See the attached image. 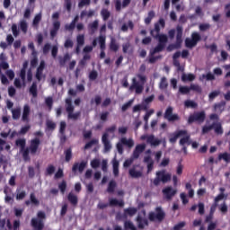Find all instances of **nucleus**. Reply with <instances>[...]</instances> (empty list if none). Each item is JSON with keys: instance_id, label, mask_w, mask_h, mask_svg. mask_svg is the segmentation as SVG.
Returning a JSON list of instances; mask_svg holds the SVG:
<instances>
[{"instance_id": "1", "label": "nucleus", "mask_w": 230, "mask_h": 230, "mask_svg": "<svg viewBox=\"0 0 230 230\" xmlns=\"http://www.w3.org/2000/svg\"><path fill=\"white\" fill-rule=\"evenodd\" d=\"M164 29L165 27V21L163 18H160L157 22L155 23V28L150 31V34L155 40H158V45L151 50V55H155L156 53L162 52L165 44L168 41V38L165 34H160L161 28Z\"/></svg>"}, {"instance_id": "2", "label": "nucleus", "mask_w": 230, "mask_h": 230, "mask_svg": "<svg viewBox=\"0 0 230 230\" xmlns=\"http://www.w3.org/2000/svg\"><path fill=\"white\" fill-rule=\"evenodd\" d=\"M165 218V212L163 211L161 207H156L154 212H148V218L146 219L141 216H137V224L138 229H143V227L148 226V222H163Z\"/></svg>"}, {"instance_id": "3", "label": "nucleus", "mask_w": 230, "mask_h": 230, "mask_svg": "<svg viewBox=\"0 0 230 230\" xmlns=\"http://www.w3.org/2000/svg\"><path fill=\"white\" fill-rule=\"evenodd\" d=\"M35 137L30 141V154L31 155H37V154H40V139L44 137V133L42 131H36L33 133Z\"/></svg>"}, {"instance_id": "4", "label": "nucleus", "mask_w": 230, "mask_h": 230, "mask_svg": "<svg viewBox=\"0 0 230 230\" xmlns=\"http://www.w3.org/2000/svg\"><path fill=\"white\" fill-rule=\"evenodd\" d=\"M65 108L67 113V119L72 120H77L81 117V111L75 112V105H73V99L67 97L65 99Z\"/></svg>"}, {"instance_id": "5", "label": "nucleus", "mask_w": 230, "mask_h": 230, "mask_svg": "<svg viewBox=\"0 0 230 230\" xmlns=\"http://www.w3.org/2000/svg\"><path fill=\"white\" fill-rule=\"evenodd\" d=\"M44 219H47V215L42 211L37 212V217H32L30 220V226H32V230H43Z\"/></svg>"}, {"instance_id": "6", "label": "nucleus", "mask_w": 230, "mask_h": 230, "mask_svg": "<svg viewBox=\"0 0 230 230\" xmlns=\"http://www.w3.org/2000/svg\"><path fill=\"white\" fill-rule=\"evenodd\" d=\"M15 146L20 148V154L23 161L30 159V146L26 147V140L24 138H18L15 141Z\"/></svg>"}, {"instance_id": "7", "label": "nucleus", "mask_w": 230, "mask_h": 230, "mask_svg": "<svg viewBox=\"0 0 230 230\" xmlns=\"http://www.w3.org/2000/svg\"><path fill=\"white\" fill-rule=\"evenodd\" d=\"M137 77L139 78V80L142 82V84H140L137 79L134 77L132 79V84L129 87L130 91L135 90L137 94H140L142 93L143 90H144V83L146 81V78L145 75H137Z\"/></svg>"}, {"instance_id": "8", "label": "nucleus", "mask_w": 230, "mask_h": 230, "mask_svg": "<svg viewBox=\"0 0 230 230\" xmlns=\"http://www.w3.org/2000/svg\"><path fill=\"white\" fill-rule=\"evenodd\" d=\"M176 31H177V35H176V42L175 44H170L168 47H167V50L168 51H172L175 49H179L181 48V43H182V32H183V29L181 26L178 25L176 27Z\"/></svg>"}, {"instance_id": "9", "label": "nucleus", "mask_w": 230, "mask_h": 230, "mask_svg": "<svg viewBox=\"0 0 230 230\" xmlns=\"http://www.w3.org/2000/svg\"><path fill=\"white\" fill-rule=\"evenodd\" d=\"M206 119V112L202 111H195L194 113L190 114L188 119V123L192 124L193 122H197L201 124Z\"/></svg>"}, {"instance_id": "10", "label": "nucleus", "mask_w": 230, "mask_h": 230, "mask_svg": "<svg viewBox=\"0 0 230 230\" xmlns=\"http://www.w3.org/2000/svg\"><path fill=\"white\" fill-rule=\"evenodd\" d=\"M114 208V207H119V208H123V199H109V203H102L99 202L98 205H96V208L103 210L106 208Z\"/></svg>"}, {"instance_id": "11", "label": "nucleus", "mask_w": 230, "mask_h": 230, "mask_svg": "<svg viewBox=\"0 0 230 230\" xmlns=\"http://www.w3.org/2000/svg\"><path fill=\"white\" fill-rule=\"evenodd\" d=\"M90 164H91V168H93V170H97V168H100V166H101L103 173H106V172L108 170L107 160H102L101 162L100 159L94 158L91 161Z\"/></svg>"}, {"instance_id": "12", "label": "nucleus", "mask_w": 230, "mask_h": 230, "mask_svg": "<svg viewBox=\"0 0 230 230\" xmlns=\"http://www.w3.org/2000/svg\"><path fill=\"white\" fill-rule=\"evenodd\" d=\"M46 68V61L41 60L35 74V78L38 82H45L46 75H44V69Z\"/></svg>"}, {"instance_id": "13", "label": "nucleus", "mask_w": 230, "mask_h": 230, "mask_svg": "<svg viewBox=\"0 0 230 230\" xmlns=\"http://www.w3.org/2000/svg\"><path fill=\"white\" fill-rule=\"evenodd\" d=\"M171 181V174L156 173V179H154V186L158 184L165 183Z\"/></svg>"}, {"instance_id": "14", "label": "nucleus", "mask_w": 230, "mask_h": 230, "mask_svg": "<svg viewBox=\"0 0 230 230\" xmlns=\"http://www.w3.org/2000/svg\"><path fill=\"white\" fill-rule=\"evenodd\" d=\"M173 112V108L169 106L165 112H164V119H166L168 121H175V120H179L180 117L178 116V114H172Z\"/></svg>"}, {"instance_id": "15", "label": "nucleus", "mask_w": 230, "mask_h": 230, "mask_svg": "<svg viewBox=\"0 0 230 230\" xmlns=\"http://www.w3.org/2000/svg\"><path fill=\"white\" fill-rule=\"evenodd\" d=\"M161 193L164 194V199H166V200H171L175 196V190H173L172 187H166L161 190Z\"/></svg>"}, {"instance_id": "16", "label": "nucleus", "mask_w": 230, "mask_h": 230, "mask_svg": "<svg viewBox=\"0 0 230 230\" xmlns=\"http://www.w3.org/2000/svg\"><path fill=\"white\" fill-rule=\"evenodd\" d=\"M146 142L149 143V145H151L152 146H159V145H161L162 141L159 140L158 138H155L154 135H149L147 137L146 136H142L141 139H146Z\"/></svg>"}, {"instance_id": "17", "label": "nucleus", "mask_w": 230, "mask_h": 230, "mask_svg": "<svg viewBox=\"0 0 230 230\" xmlns=\"http://www.w3.org/2000/svg\"><path fill=\"white\" fill-rule=\"evenodd\" d=\"M87 166L86 161H82L81 163H75L72 167V172L74 173H76V172H79V173H82L84 172V168Z\"/></svg>"}, {"instance_id": "18", "label": "nucleus", "mask_w": 230, "mask_h": 230, "mask_svg": "<svg viewBox=\"0 0 230 230\" xmlns=\"http://www.w3.org/2000/svg\"><path fill=\"white\" fill-rule=\"evenodd\" d=\"M187 134V130L185 129H181V130H178V131H175L172 137L169 138V141L170 143H172V145L174 143H176L178 137H182V136H186Z\"/></svg>"}, {"instance_id": "19", "label": "nucleus", "mask_w": 230, "mask_h": 230, "mask_svg": "<svg viewBox=\"0 0 230 230\" xmlns=\"http://www.w3.org/2000/svg\"><path fill=\"white\" fill-rule=\"evenodd\" d=\"M144 150H146V145L144 144L137 145L132 154L133 159H138L140 154H142Z\"/></svg>"}, {"instance_id": "20", "label": "nucleus", "mask_w": 230, "mask_h": 230, "mask_svg": "<svg viewBox=\"0 0 230 230\" xmlns=\"http://www.w3.org/2000/svg\"><path fill=\"white\" fill-rule=\"evenodd\" d=\"M109 135L108 133H103L102 137V143L103 144L105 152H110L111 146L110 144V140L108 139Z\"/></svg>"}, {"instance_id": "21", "label": "nucleus", "mask_w": 230, "mask_h": 230, "mask_svg": "<svg viewBox=\"0 0 230 230\" xmlns=\"http://www.w3.org/2000/svg\"><path fill=\"white\" fill-rule=\"evenodd\" d=\"M66 201H69L72 207H76L77 203H79V199L74 193L69 192V194H66Z\"/></svg>"}, {"instance_id": "22", "label": "nucleus", "mask_w": 230, "mask_h": 230, "mask_svg": "<svg viewBox=\"0 0 230 230\" xmlns=\"http://www.w3.org/2000/svg\"><path fill=\"white\" fill-rule=\"evenodd\" d=\"M116 190V181L111 180L109 181L108 186H106V193L113 194V191Z\"/></svg>"}, {"instance_id": "23", "label": "nucleus", "mask_w": 230, "mask_h": 230, "mask_svg": "<svg viewBox=\"0 0 230 230\" xmlns=\"http://www.w3.org/2000/svg\"><path fill=\"white\" fill-rule=\"evenodd\" d=\"M190 136L188 134V131H187V134L183 135L182 137L180 139V146H185V145H190Z\"/></svg>"}, {"instance_id": "24", "label": "nucleus", "mask_w": 230, "mask_h": 230, "mask_svg": "<svg viewBox=\"0 0 230 230\" xmlns=\"http://www.w3.org/2000/svg\"><path fill=\"white\" fill-rule=\"evenodd\" d=\"M69 60H71V55H69V53H66L64 57H59L60 66H66V63Z\"/></svg>"}, {"instance_id": "25", "label": "nucleus", "mask_w": 230, "mask_h": 230, "mask_svg": "<svg viewBox=\"0 0 230 230\" xmlns=\"http://www.w3.org/2000/svg\"><path fill=\"white\" fill-rule=\"evenodd\" d=\"M109 48L111 51L117 52L119 50V44L117 43L116 40L114 38L111 39V42L109 44Z\"/></svg>"}, {"instance_id": "26", "label": "nucleus", "mask_w": 230, "mask_h": 230, "mask_svg": "<svg viewBox=\"0 0 230 230\" xmlns=\"http://www.w3.org/2000/svg\"><path fill=\"white\" fill-rule=\"evenodd\" d=\"M66 163H69L73 159V149L71 147L67 148L64 152Z\"/></svg>"}, {"instance_id": "27", "label": "nucleus", "mask_w": 230, "mask_h": 230, "mask_svg": "<svg viewBox=\"0 0 230 230\" xmlns=\"http://www.w3.org/2000/svg\"><path fill=\"white\" fill-rule=\"evenodd\" d=\"M219 161H225V163H230V153L225 152L218 155Z\"/></svg>"}, {"instance_id": "28", "label": "nucleus", "mask_w": 230, "mask_h": 230, "mask_svg": "<svg viewBox=\"0 0 230 230\" xmlns=\"http://www.w3.org/2000/svg\"><path fill=\"white\" fill-rule=\"evenodd\" d=\"M30 116V106L25 105L23 108V113L22 116V121H28V117Z\"/></svg>"}, {"instance_id": "29", "label": "nucleus", "mask_w": 230, "mask_h": 230, "mask_svg": "<svg viewBox=\"0 0 230 230\" xmlns=\"http://www.w3.org/2000/svg\"><path fill=\"white\" fill-rule=\"evenodd\" d=\"M30 93L32 95L33 98H37L39 95L37 92V82H33L31 86L30 87Z\"/></svg>"}, {"instance_id": "30", "label": "nucleus", "mask_w": 230, "mask_h": 230, "mask_svg": "<svg viewBox=\"0 0 230 230\" xmlns=\"http://www.w3.org/2000/svg\"><path fill=\"white\" fill-rule=\"evenodd\" d=\"M136 212H137V210L134 208H126L124 209V217H133L136 215Z\"/></svg>"}, {"instance_id": "31", "label": "nucleus", "mask_w": 230, "mask_h": 230, "mask_svg": "<svg viewBox=\"0 0 230 230\" xmlns=\"http://www.w3.org/2000/svg\"><path fill=\"white\" fill-rule=\"evenodd\" d=\"M195 79V75L193 74H183L181 75V80L183 82H192Z\"/></svg>"}, {"instance_id": "32", "label": "nucleus", "mask_w": 230, "mask_h": 230, "mask_svg": "<svg viewBox=\"0 0 230 230\" xmlns=\"http://www.w3.org/2000/svg\"><path fill=\"white\" fill-rule=\"evenodd\" d=\"M19 28L22 33L28 32V22L25 20H22L19 24Z\"/></svg>"}, {"instance_id": "33", "label": "nucleus", "mask_w": 230, "mask_h": 230, "mask_svg": "<svg viewBox=\"0 0 230 230\" xmlns=\"http://www.w3.org/2000/svg\"><path fill=\"white\" fill-rule=\"evenodd\" d=\"M30 205L32 207H40V200L34 198V194H30Z\"/></svg>"}, {"instance_id": "34", "label": "nucleus", "mask_w": 230, "mask_h": 230, "mask_svg": "<svg viewBox=\"0 0 230 230\" xmlns=\"http://www.w3.org/2000/svg\"><path fill=\"white\" fill-rule=\"evenodd\" d=\"M98 25H99V22L98 20H95L93 22L88 25V29L92 33H94L98 29Z\"/></svg>"}, {"instance_id": "35", "label": "nucleus", "mask_w": 230, "mask_h": 230, "mask_svg": "<svg viewBox=\"0 0 230 230\" xmlns=\"http://www.w3.org/2000/svg\"><path fill=\"white\" fill-rule=\"evenodd\" d=\"M120 142L122 143V145L128 146V148H132V146H134V142L132 139L128 140L126 137H122Z\"/></svg>"}, {"instance_id": "36", "label": "nucleus", "mask_w": 230, "mask_h": 230, "mask_svg": "<svg viewBox=\"0 0 230 230\" xmlns=\"http://www.w3.org/2000/svg\"><path fill=\"white\" fill-rule=\"evenodd\" d=\"M155 13L154 11H150V12L148 13L147 17L145 19V23H146V25L150 24V23H151V21L155 18Z\"/></svg>"}, {"instance_id": "37", "label": "nucleus", "mask_w": 230, "mask_h": 230, "mask_svg": "<svg viewBox=\"0 0 230 230\" xmlns=\"http://www.w3.org/2000/svg\"><path fill=\"white\" fill-rule=\"evenodd\" d=\"M20 78L22 82L23 87H26V70L24 68H22L20 71Z\"/></svg>"}, {"instance_id": "38", "label": "nucleus", "mask_w": 230, "mask_h": 230, "mask_svg": "<svg viewBox=\"0 0 230 230\" xmlns=\"http://www.w3.org/2000/svg\"><path fill=\"white\" fill-rule=\"evenodd\" d=\"M184 105L186 108H192V109H195L198 107V103L190 100H186L184 102Z\"/></svg>"}, {"instance_id": "39", "label": "nucleus", "mask_w": 230, "mask_h": 230, "mask_svg": "<svg viewBox=\"0 0 230 230\" xmlns=\"http://www.w3.org/2000/svg\"><path fill=\"white\" fill-rule=\"evenodd\" d=\"M226 104V102L225 101H222L218 103H216L215 104V110L219 111L220 112H222L225 110Z\"/></svg>"}, {"instance_id": "40", "label": "nucleus", "mask_w": 230, "mask_h": 230, "mask_svg": "<svg viewBox=\"0 0 230 230\" xmlns=\"http://www.w3.org/2000/svg\"><path fill=\"white\" fill-rule=\"evenodd\" d=\"M214 127V130L215 132L218 135V136H221L223 133H224V130H223V128L221 126V124L217 123V124H213Z\"/></svg>"}, {"instance_id": "41", "label": "nucleus", "mask_w": 230, "mask_h": 230, "mask_svg": "<svg viewBox=\"0 0 230 230\" xmlns=\"http://www.w3.org/2000/svg\"><path fill=\"white\" fill-rule=\"evenodd\" d=\"M40 20H42V14L38 13L32 22V26H34L35 28L39 27V23L40 22Z\"/></svg>"}, {"instance_id": "42", "label": "nucleus", "mask_w": 230, "mask_h": 230, "mask_svg": "<svg viewBox=\"0 0 230 230\" xmlns=\"http://www.w3.org/2000/svg\"><path fill=\"white\" fill-rule=\"evenodd\" d=\"M13 119H19L21 118V108L12 110Z\"/></svg>"}, {"instance_id": "43", "label": "nucleus", "mask_w": 230, "mask_h": 230, "mask_svg": "<svg viewBox=\"0 0 230 230\" xmlns=\"http://www.w3.org/2000/svg\"><path fill=\"white\" fill-rule=\"evenodd\" d=\"M46 126H47L48 130H55L57 128V123H55L49 119H48L46 121Z\"/></svg>"}, {"instance_id": "44", "label": "nucleus", "mask_w": 230, "mask_h": 230, "mask_svg": "<svg viewBox=\"0 0 230 230\" xmlns=\"http://www.w3.org/2000/svg\"><path fill=\"white\" fill-rule=\"evenodd\" d=\"M99 141L97 139H92L89 142H87L84 146V150H88L89 148H92L93 145H98Z\"/></svg>"}, {"instance_id": "45", "label": "nucleus", "mask_w": 230, "mask_h": 230, "mask_svg": "<svg viewBox=\"0 0 230 230\" xmlns=\"http://www.w3.org/2000/svg\"><path fill=\"white\" fill-rule=\"evenodd\" d=\"M101 15L102 17V20L105 22L110 18L111 13L107 9H102L101 11Z\"/></svg>"}, {"instance_id": "46", "label": "nucleus", "mask_w": 230, "mask_h": 230, "mask_svg": "<svg viewBox=\"0 0 230 230\" xmlns=\"http://www.w3.org/2000/svg\"><path fill=\"white\" fill-rule=\"evenodd\" d=\"M196 45H197V43H195L192 39L187 38V39L185 40V46H186L187 48L192 49V48H194Z\"/></svg>"}, {"instance_id": "47", "label": "nucleus", "mask_w": 230, "mask_h": 230, "mask_svg": "<svg viewBox=\"0 0 230 230\" xmlns=\"http://www.w3.org/2000/svg\"><path fill=\"white\" fill-rule=\"evenodd\" d=\"M124 228L126 230H137V229H136V226H133V223H131V221H125L124 222Z\"/></svg>"}, {"instance_id": "48", "label": "nucleus", "mask_w": 230, "mask_h": 230, "mask_svg": "<svg viewBox=\"0 0 230 230\" xmlns=\"http://www.w3.org/2000/svg\"><path fill=\"white\" fill-rule=\"evenodd\" d=\"M161 58H162V56L155 57V55H152V51H150L148 62L150 64H154L156 62V60L161 59Z\"/></svg>"}, {"instance_id": "49", "label": "nucleus", "mask_w": 230, "mask_h": 230, "mask_svg": "<svg viewBox=\"0 0 230 230\" xmlns=\"http://www.w3.org/2000/svg\"><path fill=\"white\" fill-rule=\"evenodd\" d=\"M167 86H168L167 79H166V77L164 76L161 79V82L159 84V87H160L161 90H164V89L167 88Z\"/></svg>"}, {"instance_id": "50", "label": "nucleus", "mask_w": 230, "mask_h": 230, "mask_svg": "<svg viewBox=\"0 0 230 230\" xmlns=\"http://www.w3.org/2000/svg\"><path fill=\"white\" fill-rule=\"evenodd\" d=\"M196 45L201 40L200 35L198 32H193L190 39Z\"/></svg>"}, {"instance_id": "51", "label": "nucleus", "mask_w": 230, "mask_h": 230, "mask_svg": "<svg viewBox=\"0 0 230 230\" xmlns=\"http://www.w3.org/2000/svg\"><path fill=\"white\" fill-rule=\"evenodd\" d=\"M64 7L66 9L68 13H71V8L73 7L72 0H65Z\"/></svg>"}, {"instance_id": "52", "label": "nucleus", "mask_w": 230, "mask_h": 230, "mask_svg": "<svg viewBox=\"0 0 230 230\" xmlns=\"http://www.w3.org/2000/svg\"><path fill=\"white\" fill-rule=\"evenodd\" d=\"M45 103L49 107V110L51 111V109H53V97H47Z\"/></svg>"}, {"instance_id": "53", "label": "nucleus", "mask_w": 230, "mask_h": 230, "mask_svg": "<svg viewBox=\"0 0 230 230\" xmlns=\"http://www.w3.org/2000/svg\"><path fill=\"white\" fill-rule=\"evenodd\" d=\"M105 40H106V38L104 36H100L99 37L100 48H101L102 50H104L105 48H106Z\"/></svg>"}, {"instance_id": "54", "label": "nucleus", "mask_w": 230, "mask_h": 230, "mask_svg": "<svg viewBox=\"0 0 230 230\" xmlns=\"http://www.w3.org/2000/svg\"><path fill=\"white\" fill-rule=\"evenodd\" d=\"M190 92V86H180L179 87V93L181 94H188Z\"/></svg>"}, {"instance_id": "55", "label": "nucleus", "mask_w": 230, "mask_h": 230, "mask_svg": "<svg viewBox=\"0 0 230 230\" xmlns=\"http://www.w3.org/2000/svg\"><path fill=\"white\" fill-rule=\"evenodd\" d=\"M11 30L13 37H19V28L17 27V24L13 23Z\"/></svg>"}, {"instance_id": "56", "label": "nucleus", "mask_w": 230, "mask_h": 230, "mask_svg": "<svg viewBox=\"0 0 230 230\" xmlns=\"http://www.w3.org/2000/svg\"><path fill=\"white\" fill-rule=\"evenodd\" d=\"M94 15V12L93 10H90L89 12H86V11H83L80 14V17L81 18H84V16H87V17H92Z\"/></svg>"}, {"instance_id": "57", "label": "nucleus", "mask_w": 230, "mask_h": 230, "mask_svg": "<svg viewBox=\"0 0 230 230\" xmlns=\"http://www.w3.org/2000/svg\"><path fill=\"white\" fill-rule=\"evenodd\" d=\"M190 90L195 91L199 93H201V92H202L201 87L199 84H190Z\"/></svg>"}, {"instance_id": "58", "label": "nucleus", "mask_w": 230, "mask_h": 230, "mask_svg": "<svg viewBox=\"0 0 230 230\" xmlns=\"http://www.w3.org/2000/svg\"><path fill=\"white\" fill-rule=\"evenodd\" d=\"M203 78H206L207 81H214L216 76L212 73H208L207 75H202Z\"/></svg>"}, {"instance_id": "59", "label": "nucleus", "mask_w": 230, "mask_h": 230, "mask_svg": "<svg viewBox=\"0 0 230 230\" xmlns=\"http://www.w3.org/2000/svg\"><path fill=\"white\" fill-rule=\"evenodd\" d=\"M133 102H134V100L131 99L128 102L123 104L122 107H121V111H126L132 105Z\"/></svg>"}, {"instance_id": "60", "label": "nucleus", "mask_w": 230, "mask_h": 230, "mask_svg": "<svg viewBox=\"0 0 230 230\" xmlns=\"http://www.w3.org/2000/svg\"><path fill=\"white\" fill-rule=\"evenodd\" d=\"M76 41L78 46H83L84 44V36L83 34L76 37Z\"/></svg>"}, {"instance_id": "61", "label": "nucleus", "mask_w": 230, "mask_h": 230, "mask_svg": "<svg viewBox=\"0 0 230 230\" xmlns=\"http://www.w3.org/2000/svg\"><path fill=\"white\" fill-rule=\"evenodd\" d=\"M119 162L117 160H113L112 162L113 173H119Z\"/></svg>"}, {"instance_id": "62", "label": "nucleus", "mask_w": 230, "mask_h": 230, "mask_svg": "<svg viewBox=\"0 0 230 230\" xmlns=\"http://www.w3.org/2000/svg\"><path fill=\"white\" fill-rule=\"evenodd\" d=\"M43 54L44 55H48L49 53V50H51V44L49 43H46L44 46H43Z\"/></svg>"}, {"instance_id": "63", "label": "nucleus", "mask_w": 230, "mask_h": 230, "mask_svg": "<svg viewBox=\"0 0 230 230\" xmlns=\"http://www.w3.org/2000/svg\"><path fill=\"white\" fill-rule=\"evenodd\" d=\"M220 94V91H213L212 93H209L208 98L209 101L214 100L216 97H217Z\"/></svg>"}, {"instance_id": "64", "label": "nucleus", "mask_w": 230, "mask_h": 230, "mask_svg": "<svg viewBox=\"0 0 230 230\" xmlns=\"http://www.w3.org/2000/svg\"><path fill=\"white\" fill-rule=\"evenodd\" d=\"M199 31H206L210 28V24L209 23H202L199 25Z\"/></svg>"}]
</instances>
